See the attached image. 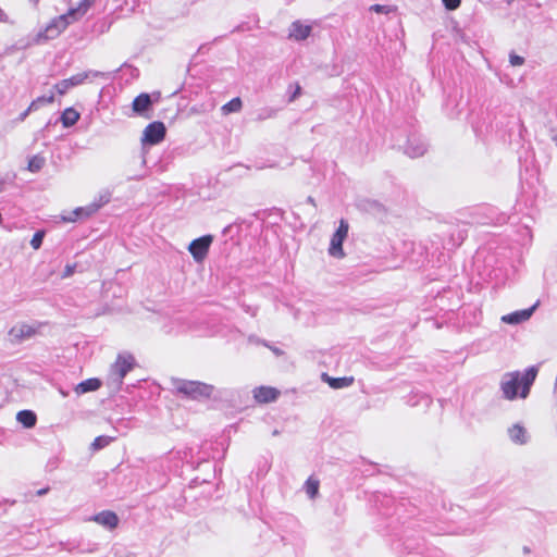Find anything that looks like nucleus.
Returning <instances> with one entry per match:
<instances>
[{"mask_svg":"<svg viewBox=\"0 0 557 557\" xmlns=\"http://www.w3.org/2000/svg\"><path fill=\"white\" fill-rule=\"evenodd\" d=\"M96 0H81L76 7L70 8L64 14L54 17L47 26V32L60 34L67 28L69 25L83 18Z\"/></svg>","mask_w":557,"mask_h":557,"instance_id":"4","label":"nucleus"},{"mask_svg":"<svg viewBox=\"0 0 557 557\" xmlns=\"http://www.w3.org/2000/svg\"><path fill=\"white\" fill-rule=\"evenodd\" d=\"M539 302L534 304L532 307L523 310H518L508 314H505L500 318L502 322L507 324H519L521 322L528 321L536 309Z\"/></svg>","mask_w":557,"mask_h":557,"instance_id":"14","label":"nucleus"},{"mask_svg":"<svg viewBox=\"0 0 557 557\" xmlns=\"http://www.w3.org/2000/svg\"><path fill=\"white\" fill-rule=\"evenodd\" d=\"M152 103L153 101L150 95L147 92H141L133 100L132 110L137 115L149 117L147 112L151 109Z\"/></svg>","mask_w":557,"mask_h":557,"instance_id":"13","label":"nucleus"},{"mask_svg":"<svg viewBox=\"0 0 557 557\" xmlns=\"http://www.w3.org/2000/svg\"><path fill=\"white\" fill-rule=\"evenodd\" d=\"M243 108V102L239 97H235L225 104L222 106L221 111L224 115H228L231 113L239 112Z\"/></svg>","mask_w":557,"mask_h":557,"instance_id":"23","label":"nucleus"},{"mask_svg":"<svg viewBox=\"0 0 557 557\" xmlns=\"http://www.w3.org/2000/svg\"><path fill=\"white\" fill-rule=\"evenodd\" d=\"M537 373L539 369L535 366L528 368L524 373L519 371L506 373L500 383L504 397L508 400H513L518 396L527 398Z\"/></svg>","mask_w":557,"mask_h":557,"instance_id":"1","label":"nucleus"},{"mask_svg":"<svg viewBox=\"0 0 557 557\" xmlns=\"http://www.w3.org/2000/svg\"><path fill=\"white\" fill-rule=\"evenodd\" d=\"M44 236H45V232L44 231H38L36 232L34 235H33V238L30 240V245L32 247L37 250L40 248L41 244H42V239H44Z\"/></svg>","mask_w":557,"mask_h":557,"instance_id":"28","label":"nucleus"},{"mask_svg":"<svg viewBox=\"0 0 557 557\" xmlns=\"http://www.w3.org/2000/svg\"><path fill=\"white\" fill-rule=\"evenodd\" d=\"M301 94V87L299 84H296L295 85V91L293 92V95L290 96L289 98V102H293L295 101Z\"/></svg>","mask_w":557,"mask_h":557,"instance_id":"33","label":"nucleus"},{"mask_svg":"<svg viewBox=\"0 0 557 557\" xmlns=\"http://www.w3.org/2000/svg\"><path fill=\"white\" fill-rule=\"evenodd\" d=\"M349 225L348 222L344 219L339 221V225L336 232L333 234L329 247V253L332 257L342 259L345 257V252L343 249V243L348 236Z\"/></svg>","mask_w":557,"mask_h":557,"instance_id":"7","label":"nucleus"},{"mask_svg":"<svg viewBox=\"0 0 557 557\" xmlns=\"http://www.w3.org/2000/svg\"><path fill=\"white\" fill-rule=\"evenodd\" d=\"M79 113L74 108H66L61 115V122L63 126L70 127L77 123L79 120Z\"/></svg>","mask_w":557,"mask_h":557,"instance_id":"22","label":"nucleus"},{"mask_svg":"<svg viewBox=\"0 0 557 557\" xmlns=\"http://www.w3.org/2000/svg\"><path fill=\"white\" fill-rule=\"evenodd\" d=\"M45 164V158L44 157H40V156H34L29 161H28V170L30 172H38L42 169Z\"/></svg>","mask_w":557,"mask_h":557,"instance_id":"27","label":"nucleus"},{"mask_svg":"<svg viewBox=\"0 0 557 557\" xmlns=\"http://www.w3.org/2000/svg\"><path fill=\"white\" fill-rule=\"evenodd\" d=\"M134 366L135 359L132 355H119L112 367L113 373L122 382L125 375L133 370Z\"/></svg>","mask_w":557,"mask_h":557,"instance_id":"10","label":"nucleus"},{"mask_svg":"<svg viewBox=\"0 0 557 557\" xmlns=\"http://www.w3.org/2000/svg\"><path fill=\"white\" fill-rule=\"evenodd\" d=\"M109 202V197L100 196L97 201L90 202L86 206L78 207L73 210L69 215H63V222H76L92 216L99 211L101 207Z\"/></svg>","mask_w":557,"mask_h":557,"instance_id":"6","label":"nucleus"},{"mask_svg":"<svg viewBox=\"0 0 557 557\" xmlns=\"http://www.w3.org/2000/svg\"><path fill=\"white\" fill-rule=\"evenodd\" d=\"M112 440H113L112 437L104 436V435L97 436L94 440V442L91 443V449L92 450L102 449V448L107 447L112 442Z\"/></svg>","mask_w":557,"mask_h":557,"instance_id":"26","label":"nucleus"},{"mask_svg":"<svg viewBox=\"0 0 557 557\" xmlns=\"http://www.w3.org/2000/svg\"><path fill=\"white\" fill-rule=\"evenodd\" d=\"M88 78V74L83 72V73H77L75 75H72L71 77L69 78H65V79H62L60 81L59 83H57L54 85V89L55 91L60 95V96H63L64 94H66L71 88L75 87V86H78V85H82L86 79Z\"/></svg>","mask_w":557,"mask_h":557,"instance_id":"12","label":"nucleus"},{"mask_svg":"<svg viewBox=\"0 0 557 557\" xmlns=\"http://www.w3.org/2000/svg\"><path fill=\"white\" fill-rule=\"evenodd\" d=\"M16 420L27 429L35 426L37 417L32 410H22L17 412Z\"/></svg>","mask_w":557,"mask_h":557,"instance_id":"21","label":"nucleus"},{"mask_svg":"<svg viewBox=\"0 0 557 557\" xmlns=\"http://www.w3.org/2000/svg\"><path fill=\"white\" fill-rule=\"evenodd\" d=\"M96 0H81L76 7L70 8L64 14L54 17L47 26V32L60 34L67 28L69 25L83 18Z\"/></svg>","mask_w":557,"mask_h":557,"instance_id":"3","label":"nucleus"},{"mask_svg":"<svg viewBox=\"0 0 557 557\" xmlns=\"http://www.w3.org/2000/svg\"><path fill=\"white\" fill-rule=\"evenodd\" d=\"M447 10H456L459 8L461 0H442Z\"/></svg>","mask_w":557,"mask_h":557,"instance_id":"31","label":"nucleus"},{"mask_svg":"<svg viewBox=\"0 0 557 557\" xmlns=\"http://www.w3.org/2000/svg\"><path fill=\"white\" fill-rule=\"evenodd\" d=\"M101 387V381L97 377L87 379L75 387V393L82 395L88 392H95Z\"/></svg>","mask_w":557,"mask_h":557,"instance_id":"19","label":"nucleus"},{"mask_svg":"<svg viewBox=\"0 0 557 557\" xmlns=\"http://www.w3.org/2000/svg\"><path fill=\"white\" fill-rule=\"evenodd\" d=\"M96 0H81L76 7L70 8L64 14L54 17L47 26V32L60 34L67 28L69 25L83 18Z\"/></svg>","mask_w":557,"mask_h":557,"instance_id":"2","label":"nucleus"},{"mask_svg":"<svg viewBox=\"0 0 557 557\" xmlns=\"http://www.w3.org/2000/svg\"><path fill=\"white\" fill-rule=\"evenodd\" d=\"M166 134V128L164 124L160 121L152 122L148 124L144 132L141 141L144 144L157 145L161 143Z\"/></svg>","mask_w":557,"mask_h":557,"instance_id":"8","label":"nucleus"},{"mask_svg":"<svg viewBox=\"0 0 557 557\" xmlns=\"http://www.w3.org/2000/svg\"><path fill=\"white\" fill-rule=\"evenodd\" d=\"M253 398L258 404H269L275 401L281 392L272 386L261 385L252 391Z\"/></svg>","mask_w":557,"mask_h":557,"instance_id":"11","label":"nucleus"},{"mask_svg":"<svg viewBox=\"0 0 557 557\" xmlns=\"http://www.w3.org/2000/svg\"><path fill=\"white\" fill-rule=\"evenodd\" d=\"M321 377L323 382L327 383V385L334 389L348 387L352 385L355 381L354 376L332 377L326 373H323Z\"/></svg>","mask_w":557,"mask_h":557,"instance_id":"18","label":"nucleus"},{"mask_svg":"<svg viewBox=\"0 0 557 557\" xmlns=\"http://www.w3.org/2000/svg\"><path fill=\"white\" fill-rule=\"evenodd\" d=\"M396 10H397L396 7H391V5L374 4L371 7V11H374L376 13H383V14H388L391 12H395Z\"/></svg>","mask_w":557,"mask_h":557,"instance_id":"29","label":"nucleus"},{"mask_svg":"<svg viewBox=\"0 0 557 557\" xmlns=\"http://www.w3.org/2000/svg\"><path fill=\"white\" fill-rule=\"evenodd\" d=\"M508 434L510 440L519 445H522L527 442V431L520 424H515L508 430Z\"/></svg>","mask_w":557,"mask_h":557,"instance_id":"20","label":"nucleus"},{"mask_svg":"<svg viewBox=\"0 0 557 557\" xmlns=\"http://www.w3.org/2000/svg\"><path fill=\"white\" fill-rule=\"evenodd\" d=\"M319 480L310 476L305 483V491L310 498H314L319 493Z\"/></svg>","mask_w":557,"mask_h":557,"instance_id":"24","label":"nucleus"},{"mask_svg":"<svg viewBox=\"0 0 557 557\" xmlns=\"http://www.w3.org/2000/svg\"><path fill=\"white\" fill-rule=\"evenodd\" d=\"M75 268H76V264H75V263H73V264H67V265L65 267V269H64V272H63V274H62V277H69V276H71V275H73V274H74V272H75Z\"/></svg>","mask_w":557,"mask_h":557,"instance_id":"32","label":"nucleus"},{"mask_svg":"<svg viewBox=\"0 0 557 557\" xmlns=\"http://www.w3.org/2000/svg\"><path fill=\"white\" fill-rule=\"evenodd\" d=\"M509 62L512 66H520L524 63V59H523V57H520L516 53H510Z\"/></svg>","mask_w":557,"mask_h":557,"instance_id":"30","label":"nucleus"},{"mask_svg":"<svg viewBox=\"0 0 557 557\" xmlns=\"http://www.w3.org/2000/svg\"><path fill=\"white\" fill-rule=\"evenodd\" d=\"M35 334H36V329L34 326L25 324V323L14 325L9 331L10 339L13 343H17V342L30 338Z\"/></svg>","mask_w":557,"mask_h":557,"instance_id":"15","label":"nucleus"},{"mask_svg":"<svg viewBox=\"0 0 557 557\" xmlns=\"http://www.w3.org/2000/svg\"><path fill=\"white\" fill-rule=\"evenodd\" d=\"M33 7H38L40 0H27Z\"/></svg>","mask_w":557,"mask_h":557,"instance_id":"34","label":"nucleus"},{"mask_svg":"<svg viewBox=\"0 0 557 557\" xmlns=\"http://www.w3.org/2000/svg\"><path fill=\"white\" fill-rule=\"evenodd\" d=\"M46 492H47L46 488L45 490H40V491H38V495H44Z\"/></svg>","mask_w":557,"mask_h":557,"instance_id":"36","label":"nucleus"},{"mask_svg":"<svg viewBox=\"0 0 557 557\" xmlns=\"http://www.w3.org/2000/svg\"><path fill=\"white\" fill-rule=\"evenodd\" d=\"M54 101L53 94L49 95L48 97L40 96L33 100L30 104L28 106V111L37 110L42 104H50Z\"/></svg>","mask_w":557,"mask_h":557,"instance_id":"25","label":"nucleus"},{"mask_svg":"<svg viewBox=\"0 0 557 557\" xmlns=\"http://www.w3.org/2000/svg\"><path fill=\"white\" fill-rule=\"evenodd\" d=\"M212 240L213 237L211 235H205L202 237L194 239L189 244L188 250L196 261L201 262L205 260Z\"/></svg>","mask_w":557,"mask_h":557,"instance_id":"9","label":"nucleus"},{"mask_svg":"<svg viewBox=\"0 0 557 557\" xmlns=\"http://www.w3.org/2000/svg\"><path fill=\"white\" fill-rule=\"evenodd\" d=\"M174 386L176 393L193 400L208 399L214 392L213 385L199 381L176 380Z\"/></svg>","mask_w":557,"mask_h":557,"instance_id":"5","label":"nucleus"},{"mask_svg":"<svg viewBox=\"0 0 557 557\" xmlns=\"http://www.w3.org/2000/svg\"><path fill=\"white\" fill-rule=\"evenodd\" d=\"M312 27L302 24L300 21H295L289 27L288 38L300 41L307 39L311 34Z\"/></svg>","mask_w":557,"mask_h":557,"instance_id":"16","label":"nucleus"},{"mask_svg":"<svg viewBox=\"0 0 557 557\" xmlns=\"http://www.w3.org/2000/svg\"><path fill=\"white\" fill-rule=\"evenodd\" d=\"M30 111H28V108L21 114V120H24Z\"/></svg>","mask_w":557,"mask_h":557,"instance_id":"35","label":"nucleus"},{"mask_svg":"<svg viewBox=\"0 0 557 557\" xmlns=\"http://www.w3.org/2000/svg\"><path fill=\"white\" fill-rule=\"evenodd\" d=\"M92 520L110 530H114L119 524V517L111 510H103L97 513L94 516Z\"/></svg>","mask_w":557,"mask_h":557,"instance_id":"17","label":"nucleus"}]
</instances>
